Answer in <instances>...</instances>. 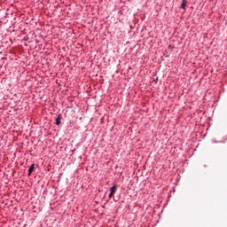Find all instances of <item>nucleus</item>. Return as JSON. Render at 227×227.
I'll return each instance as SVG.
<instances>
[{"mask_svg": "<svg viewBox=\"0 0 227 227\" xmlns=\"http://www.w3.org/2000/svg\"><path fill=\"white\" fill-rule=\"evenodd\" d=\"M35 170V164H32L28 168V176H31V174Z\"/></svg>", "mask_w": 227, "mask_h": 227, "instance_id": "obj_2", "label": "nucleus"}, {"mask_svg": "<svg viewBox=\"0 0 227 227\" xmlns=\"http://www.w3.org/2000/svg\"><path fill=\"white\" fill-rule=\"evenodd\" d=\"M180 8H183V10L185 9V0H183Z\"/></svg>", "mask_w": 227, "mask_h": 227, "instance_id": "obj_4", "label": "nucleus"}, {"mask_svg": "<svg viewBox=\"0 0 227 227\" xmlns=\"http://www.w3.org/2000/svg\"><path fill=\"white\" fill-rule=\"evenodd\" d=\"M56 125H61V114H59L56 119Z\"/></svg>", "mask_w": 227, "mask_h": 227, "instance_id": "obj_1", "label": "nucleus"}, {"mask_svg": "<svg viewBox=\"0 0 227 227\" xmlns=\"http://www.w3.org/2000/svg\"><path fill=\"white\" fill-rule=\"evenodd\" d=\"M116 189H117L116 185L112 186V187L110 188V192H111L112 194H114V192H116Z\"/></svg>", "mask_w": 227, "mask_h": 227, "instance_id": "obj_3", "label": "nucleus"}, {"mask_svg": "<svg viewBox=\"0 0 227 227\" xmlns=\"http://www.w3.org/2000/svg\"><path fill=\"white\" fill-rule=\"evenodd\" d=\"M108 196H109V198H113V196H114V193L110 192Z\"/></svg>", "mask_w": 227, "mask_h": 227, "instance_id": "obj_5", "label": "nucleus"}]
</instances>
